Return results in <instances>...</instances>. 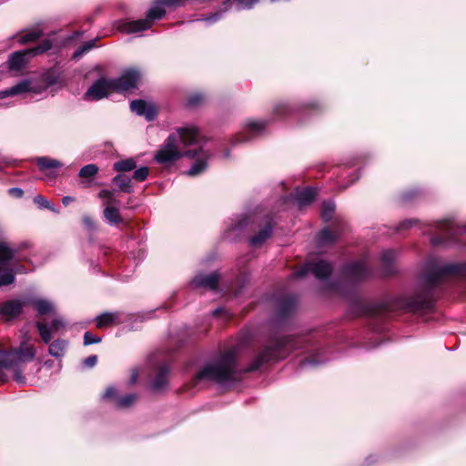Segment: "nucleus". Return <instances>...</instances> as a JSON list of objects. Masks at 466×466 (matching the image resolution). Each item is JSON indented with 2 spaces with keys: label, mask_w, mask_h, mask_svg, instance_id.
Listing matches in <instances>:
<instances>
[{
  "label": "nucleus",
  "mask_w": 466,
  "mask_h": 466,
  "mask_svg": "<svg viewBox=\"0 0 466 466\" xmlns=\"http://www.w3.org/2000/svg\"><path fill=\"white\" fill-rule=\"evenodd\" d=\"M451 277L466 278V262L443 263L440 259L431 258L423 274L424 287L413 295L397 298L392 302L383 305L382 310L406 309L417 312L428 309L433 302L432 289Z\"/></svg>",
  "instance_id": "1"
},
{
  "label": "nucleus",
  "mask_w": 466,
  "mask_h": 466,
  "mask_svg": "<svg viewBox=\"0 0 466 466\" xmlns=\"http://www.w3.org/2000/svg\"><path fill=\"white\" fill-rule=\"evenodd\" d=\"M199 139L200 134L195 126L177 127L156 152L154 159L162 165L171 164L183 157L195 159L187 174L191 177L198 176L206 170L210 157L209 152L203 147L197 150L187 149L188 147L197 145Z\"/></svg>",
  "instance_id": "2"
},
{
  "label": "nucleus",
  "mask_w": 466,
  "mask_h": 466,
  "mask_svg": "<svg viewBox=\"0 0 466 466\" xmlns=\"http://www.w3.org/2000/svg\"><path fill=\"white\" fill-rule=\"evenodd\" d=\"M237 372V353L229 350L219 358L206 363L193 379V386L197 387L203 382L214 381L219 384L234 380Z\"/></svg>",
  "instance_id": "3"
},
{
  "label": "nucleus",
  "mask_w": 466,
  "mask_h": 466,
  "mask_svg": "<svg viewBox=\"0 0 466 466\" xmlns=\"http://www.w3.org/2000/svg\"><path fill=\"white\" fill-rule=\"evenodd\" d=\"M140 76L138 70L127 69L117 78H99L87 89L85 96L88 100H100L112 92L127 91L137 87Z\"/></svg>",
  "instance_id": "4"
},
{
  "label": "nucleus",
  "mask_w": 466,
  "mask_h": 466,
  "mask_svg": "<svg viewBox=\"0 0 466 466\" xmlns=\"http://www.w3.org/2000/svg\"><path fill=\"white\" fill-rule=\"evenodd\" d=\"M35 348L25 342H22L17 349L3 350L0 349V381L6 380L2 369L10 370L14 372L15 380L24 384L25 378L22 374L21 367L23 364L33 360L35 357Z\"/></svg>",
  "instance_id": "5"
},
{
  "label": "nucleus",
  "mask_w": 466,
  "mask_h": 466,
  "mask_svg": "<svg viewBox=\"0 0 466 466\" xmlns=\"http://www.w3.org/2000/svg\"><path fill=\"white\" fill-rule=\"evenodd\" d=\"M300 343V339L291 337L272 339L263 351L258 355L247 370H256L268 361L285 358L290 350L299 348Z\"/></svg>",
  "instance_id": "6"
},
{
  "label": "nucleus",
  "mask_w": 466,
  "mask_h": 466,
  "mask_svg": "<svg viewBox=\"0 0 466 466\" xmlns=\"http://www.w3.org/2000/svg\"><path fill=\"white\" fill-rule=\"evenodd\" d=\"M166 8L160 0H155L148 9L147 16L138 20H121L117 24V29L125 34H135L152 27L156 20L162 19L166 15Z\"/></svg>",
  "instance_id": "7"
},
{
  "label": "nucleus",
  "mask_w": 466,
  "mask_h": 466,
  "mask_svg": "<svg viewBox=\"0 0 466 466\" xmlns=\"http://www.w3.org/2000/svg\"><path fill=\"white\" fill-rule=\"evenodd\" d=\"M423 233L433 235L431 238L432 245L446 244L455 241L456 236L466 233V226H459L448 219L430 225Z\"/></svg>",
  "instance_id": "8"
},
{
  "label": "nucleus",
  "mask_w": 466,
  "mask_h": 466,
  "mask_svg": "<svg viewBox=\"0 0 466 466\" xmlns=\"http://www.w3.org/2000/svg\"><path fill=\"white\" fill-rule=\"evenodd\" d=\"M17 249L6 242H0V286H7L15 281V274L22 272L16 268Z\"/></svg>",
  "instance_id": "9"
},
{
  "label": "nucleus",
  "mask_w": 466,
  "mask_h": 466,
  "mask_svg": "<svg viewBox=\"0 0 466 466\" xmlns=\"http://www.w3.org/2000/svg\"><path fill=\"white\" fill-rule=\"evenodd\" d=\"M52 47V43L49 40L43 41L40 45L25 49L23 51H16L12 53L8 58V66L11 70H21L26 64L27 56H34L43 54Z\"/></svg>",
  "instance_id": "10"
},
{
  "label": "nucleus",
  "mask_w": 466,
  "mask_h": 466,
  "mask_svg": "<svg viewBox=\"0 0 466 466\" xmlns=\"http://www.w3.org/2000/svg\"><path fill=\"white\" fill-rule=\"evenodd\" d=\"M258 3V0H225L223 2V7L220 10L204 16L201 20L211 25L219 21L226 12L233 8L237 11L251 9Z\"/></svg>",
  "instance_id": "11"
},
{
  "label": "nucleus",
  "mask_w": 466,
  "mask_h": 466,
  "mask_svg": "<svg viewBox=\"0 0 466 466\" xmlns=\"http://www.w3.org/2000/svg\"><path fill=\"white\" fill-rule=\"evenodd\" d=\"M333 270L331 264L325 260L307 262L301 268L294 273L296 278H302L308 273H312L319 279H326Z\"/></svg>",
  "instance_id": "12"
},
{
  "label": "nucleus",
  "mask_w": 466,
  "mask_h": 466,
  "mask_svg": "<svg viewBox=\"0 0 466 466\" xmlns=\"http://www.w3.org/2000/svg\"><path fill=\"white\" fill-rule=\"evenodd\" d=\"M266 121L248 120L245 124L243 130L236 135L232 143L234 145L248 142L257 136L262 134L266 127Z\"/></svg>",
  "instance_id": "13"
},
{
  "label": "nucleus",
  "mask_w": 466,
  "mask_h": 466,
  "mask_svg": "<svg viewBox=\"0 0 466 466\" xmlns=\"http://www.w3.org/2000/svg\"><path fill=\"white\" fill-rule=\"evenodd\" d=\"M371 271L364 260L348 263L343 268V275L352 281H360L370 276Z\"/></svg>",
  "instance_id": "14"
},
{
  "label": "nucleus",
  "mask_w": 466,
  "mask_h": 466,
  "mask_svg": "<svg viewBox=\"0 0 466 466\" xmlns=\"http://www.w3.org/2000/svg\"><path fill=\"white\" fill-rule=\"evenodd\" d=\"M65 327L66 322L61 318L54 319L50 324L36 322V328L45 343H48L52 339V335L58 333Z\"/></svg>",
  "instance_id": "15"
},
{
  "label": "nucleus",
  "mask_w": 466,
  "mask_h": 466,
  "mask_svg": "<svg viewBox=\"0 0 466 466\" xmlns=\"http://www.w3.org/2000/svg\"><path fill=\"white\" fill-rule=\"evenodd\" d=\"M220 275L218 271L210 274H198L191 281V286L194 289H208L214 290L218 288Z\"/></svg>",
  "instance_id": "16"
},
{
  "label": "nucleus",
  "mask_w": 466,
  "mask_h": 466,
  "mask_svg": "<svg viewBox=\"0 0 466 466\" xmlns=\"http://www.w3.org/2000/svg\"><path fill=\"white\" fill-rule=\"evenodd\" d=\"M130 109L138 116H143L147 120L151 121L157 116V111L152 105L143 100H134L130 103Z\"/></svg>",
  "instance_id": "17"
},
{
  "label": "nucleus",
  "mask_w": 466,
  "mask_h": 466,
  "mask_svg": "<svg viewBox=\"0 0 466 466\" xmlns=\"http://www.w3.org/2000/svg\"><path fill=\"white\" fill-rule=\"evenodd\" d=\"M24 303L20 300L13 299L4 302L0 305V315L10 319L18 316L23 309Z\"/></svg>",
  "instance_id": "18"
},
{
  "label": "nucleus",
  "mask_w": 466,
  "mask_h": 466,
  "mask_svg": "<svg viewBox=\"0 0 466 466\" xmlns=\"http://www.w3.org/2000/svg\"><path fill=\"white\" fill-rule=\"evenodd\" d=\"M27 92H35V88L32 86V83L28 80H23L18 84L6 88L5 90L0 91V98L4 99L10 96H16L20 94H25Z\"/></svg>",
  "instance_id": "19"
},
{
  "label": "nucleus",
  "mask_w": 466,
  "mask_h": 466,
  "mask_svg": "<svg viewBox=\"0 0 466 466\" xmlns=\"http://www.w3.org/2000/svg\"><path fill=\"white\" fill-rule=\"evenodd\" d=\"M272 225V218L267 216L263 228L250 238V244L253 247H257L266 241L271 235Z\"/></svg>",
  "instance_id": "20"
},
{
  "label": "nucleus",
  "mask_w": 466,
  "mask_h": 466,
  "mask_svg": "<svg viewBox=\"0 0 466 466\" xmlns=\"http://www.w3.org/2000/svg\"><path fill=\"white\" fill-rule=\"evenodd\" d=\"M103 205L105 207L103 215L108 224L118 225L124 221L120 215L119 209L116 206L113 204L111 205L110 202H104Z\"/></svg>",
  "instance_id": "21"
},
{
  "label": "nucleus",
  "mask_w": 466,
  "mask_h": 466,
  "mask_svg": "<svg viewBox=\"0 0 466 466\" xmlns=\"http://www.w3.org/2000/svg\"><path fill=\"white\" fill-rule=\"evenodd\" d=\"M168 373L169 369L167 366L163 365L160 367L151 384L153 390L160 391L166 388L167 385Z\"/></svg>",
  "instance_id": "22"
},
{
  "label": "nucleus",
  "mask_w": 466,
  "mask_h": 466,
  "mask_svg": "<svg viewBox=\"0 0 466 466\" xmlns=\"http://www.w3.org/2000/svg\"><path fill=\"white\" fill-rule=\"evenodd\" d=\"M317 195V190L315 188L307 187L304 189L297 190L295 193V198L299 206V208H303L309 204H310Z\"/></svg>",
  "instance_id": "23"
},
{
  "label": "nucleus",
  "mask_w": 466,
  "mask_h": 466,
  "mask_svg": "<svg viewBox=\"0 0 466 466\" xmlns=\"http://www.w3.org/2000/svg\"><path fill=\"white\" fill-rule=\"evenodd\" d=\"M42 35L43 31L41 28H34L27 30L23 35H19L17 41L20 45H25L36 41L42 36Z\"/></svg>",
  "instance_id": "24"
},
{
  "label": "nucleus",
  "mask_w": 466,
  "mask_h": 466,
  "mask_svg": "<svg viewBox=\"0 0 466 466\" xmlns=\"http://www.w3.org/2000/svg\"><path fill=\"white\" fill-rule=\"evenodd\" d=\"M119 314L116 312H106L96 317V327L106 328L118 319Z\"/></svg>",
  "instance_id": "25"
},
{
  "label": "nucleus",
  "mask_w": 466,
  "mask_h": 466,
  "mask_svg": "<svg viewBox=\"0 0 466 466\" xmlns=\"http://www.w3.org/2000/svg\"><path fill=\"white\" fill-rule=\"evenodd\" d=\"M31 303L40 315H45L54 310L53 303L46 299H35Z\"/></svg>",
  "instance_id": "26"
},
{
  "label": "nucleus",
  "mask_w": 466,
  "mask_h": 466,
  "mask_svg": "<svg viewBox=\"0 0 466 466\" xmlns=\"http://www.w3.org/2000/svg\"><path fill=\"white\" fill-rule=\"evenodd\" d=\"M338 232L331 231L329 228L321 230L318 236L319 245H328L333 243L338 238Z\"/></svg>",
  "instance_id": "27"
},
{
  "label": "nucleus",
  "mask_w": 466,
  "mask_h": 466,
  "mask_svg": "<svg viewBox=\"0 0 466 466\" xmlns=\"http://www.w3.org/2000/svg\"><path fill=\"white\" fill-rule=\"evenodd\" d=\"M67 343L66 340L57 339L49 346V354L53 357L59 358L65 354Z\"/></svg>",
  "instance_id": "28"
},
{
  "label": "nucleus",
  "mask_w": 466,
  "mask_h": 466,
  "mask_svg": "<svg viewBox=\"0 0 466 466\" xmlns=\"http://www.w3.org/2000/svg\"><path fill=\"white\" fill-rule=\"evenodd\" d=\"M137 167V162L134 158H127L119 160L113 165L114 170L117 172H127L133 170Z\"/></svg>",
  "instance_id": "29"
},
{
  "label": "nucleus",
  "mask_w": 466,
  "mask_h": 466,
  "mask_svg": "<svg viewBox=\"0 0 466 466\" xmlns=\"http://www.w3.org/2000/svg\"><path fill=\"white\" fill-rule=\"evenodd\" d=\"M36 164L41 170H46L50 168L61 167L63 165L61 162L56 159H52L46 157H38Z\"/></svg>",
  "instance_id": "30"
},
{
  "label": "nucleus",
  "mask_w": 466,
  "mask_h": 466,
  "mask_svg": "<svg viewBox=\"0 0 466 466\" xmlns=\"http://www.w3.org/2000/svg\"><path fill=\"white\" fill-rule=\"evenodd\" d=\"M113 182L117 184L119 189L125 193H131L133 191L131 186V179L124 175H116L113 177Z\"/></svg>",
  "instance_id": "31"
},
{
  "label": "nucleus",
  "mask_w": 466,
  "mask_h": 466,
  "mask_svg": "<svg viewBox=\"0 0 466 466\" xmlns=\"http://www.w3.org/2000/svg\"><path fill=\"white\" fill-rule=\"evenodd\" d=\"M98 173V167L95 164L84 166L79 171V177L86 179L94 177Z\"/></svg>",
  "instance_id": "32"
},
{
  "label": "nucleus",
  "mask_w": 466,
  "mask_h": 466,
  "mask_svg": "<svg viewBox=\"0 0 466 466\" xmlns=\"http://www.w3.org/2000/svg\"><path fill=\"white\" fill-rule=\"evenodd\" d=\"M335 211V205L331 201H325L322 204V209H321V217L323 220L329 221L331 219L333 213Z\"/></svg>",
  "instance_id": "33"
},
{
  "label": "nucleus",
  "mask_w": 466,
  "mask_h": 466,
  "mask_svg": "<svg viewBox=\"0 0 466 466\" xmlns=\"http://www.w3.org/2000/svg\"><path fill=\"white\" fill-rule=\"evenodd\" d=\"M96 46V40H90L81 46H79L73 54V58H79L86 52L90 51Z\"/></svg>",
  "instance_id": "34"
},
{
  "label": "nucleus",
  "mask_w": 466,
  "mask_h": 466,
  "mask_svg": "<svg viewBox=\"0 0 466 466\" xmlns=\"http://www.w3.org/2000/svg\"><path fill=\"white\" fill-rule=\"evenodd\" d=\"M136 394H127L124 397L116 399V406L119 408H128L137 400Z\"/></svg>",
  "instance_id": "35"
},
{
  "label": "nucleus",
  "mask_w": 466,
  "mask_h": 466,
  "mask_svg": "<svg viewBox=\"0 0 466 466\" xmlns=\"http://www.w3.org/2000/svg\"><path fill=\"white\" fill-rule=\"evenodd\" d=\"M397 258V252L392 249H388L382 252L381 261L385 267L390 266Z\"/></svg>",
  "instance_id": "36"
},
{
  "label": "nucleus",
  "mask_w": 466,
  "mask_h": 466,
  "mask_svg": "<svg viewBox=\"0 0 466 466\" xmlns=\"http://www.w3.org/2000/svg\"><path fill=\"white\" fill-rule=\"evenodd\" d=\"M148 174H149L148 168L147 167H142L134 171L133 178L136 181L142 182L147 178Z\"/></svg>",
  "instance_id": "37"
},
{
  "label": "nucleus",
  "mask_w": 466,
  "mask_h": 466,
  "mask_svg": "<svg viewBox=\"0 0 466 466\" xmlns=\"http://www.w3.org/2000/svg\"><path fill=\"white\" fill-rule=\"evenodd\" d=\"M205 99V96L200 93H195L188 96L187 98V106H197L200 105Z\"/></svg>",
  "instance_id": "38"
},
{
  "label": "nucleus",
  "mask_w": 466,
  "mask_h": 466,
  "mask_svg": "<svg viewBox=\"0 0 466 466\" xmlns=\"http://www.w3.org/2000/svg\"><path fill=\"white\" fill-rule=\"evenodd\" d=\"M113 192L108 189H102L98 192L97 197L104 200V202H110L111 205L116 201L112 199Z\"/></svg>",
  "instance_id": "39"
},
{
  "label": "nucleus",
  "mask_w": 466,
  "mask_h": 466,
  "mask_svg": "<svg viewBox=\"0 0 466 466\" xmlns=\"http://www.w3.org/2000/svg\"><path fill=\"white\" fill-rule=\"evenodd\" d=\"M289 111V106L286 103L278 104L274 107V114L277 116H284Z\"/></svg>",
  "instance_id": "40"
},
{
  "label": "nucleus",
  "mask_w": 466,
  "mask_h": 466,
  "mask_svg": "<svg viewBox=\"0 0 466 466\" xmlns=\"http://www.w3.org/2000/svg\"><path fill=\"white\" fill-rule=\"evenodd\" d=\"M101 339L97 336L92 335L90 332H86L84 335V344L91 345L94 343L100 342Z\"/></svg>",
  "instance_id": "41"
},
{
  "label": "nucleus",
  "mask_w": 466,
  "mask_h": 466,
  "mask_svg": "<svg viewBox=\"0 0 466 466\" xmlns=\"http://www.w3.org/2000/svg\"><path fill=\"white\" fill-rule=\"evenodd\" d=\"M34 202L41 208H49V201L41 195H37L34 198Z\"/></svg>",
  "instance_id": "42"
},
{
  "label": "nucleus",
  "mask_w": 466,
  "mask_h": 466,
  "mask_svg": "<svg viewBox=\"0 0 466 466\" xmlns=\"http://www.w3.org/2000/svg\"><path fill=\"white\" fill-rule=\"evenodd\" d=\"M83 223L88 229H95L96 228V223L93 220V218L89 216H85L83 218Z\"/></svg>",
  "instance_id": "43"
},
{
  "label": "nucleus",
  "mask_w": 466,
  "mask_h": 466,
  "mask_svg": "<svg viewBox=\"0 0 466 466\" xmlns=\"http://www.w3.org/2000/svg\"><path fill=\"white\" fill-rule=\"evenodd\" d=\"M116 396V388H114V387H108V388L106 390V391H105V393H104V395H103V398H104V399H113V398H115Z\"/></svg>",
  "instance_id": "44"
},
{
  "label": "nucleus",
  "mask_w": 466,
  "mask_h": 466,
  "mask_svg": "<svg viewBox=\"0 0 466 466\" xmlns=\"http://www.w3.org/2000/svg\"><path fill=\"white\" fill-rule=\"evenodd\" d=\"M96 362H97V357L96 355H91L84 360V364L89 368L94 367L96 364Z\"/></svg>",
  "instance_id": "45"
},
{
  "label": "nucleus",
  "mask_w": 466,
  "mask_h": 466,
  "mask_svg": "<svg viewBox=\"0 0 466 466\" xmlns=\"http://www.w3.org/2000/svg\"><path fill=\"white\" fill-rule=\"evenodd\" d=\"M418 221L414 219H407L401 222L400 227L402 228H409L413 227Z\"/></svg>",
  "instance_id": "46"
},
{
  "label": "nucleus",
  "mask_w": 466,
  "mask_h": 466,
  "mask_svg": "<svg viewBox=\"0 0 466 466\" xmlns=\"http://www.w3.org/2000/svg\"><path fill=\"white\" fill-rule=\"evenodd\" d=\"M9 193L16 198H21L24 194L23 190L18 187H12L9 189Z\"/></svg>",
  "instance_id": "47"
},
{
  "label": "nucleus",
  "mask_w": 466,
  "mask_h": 466,
  "mask_svg": "<svg viewBox=\"0 0 466 466\" xmlns=\"http://www.w3.org/2000/svg\"><path fill=\"white\" fill-rule=\"evenodd\" d=\"M45 82L46 83L47 86H52V85L56 84V80L54 76H46Z\"/></svg>",
  "instance_id": "48"
},
{
  "label": "nucleus",
  "mask_w": 466,
  "mask_h": 466,
  "mask_svg": "<svg viewBox=\"0 0 466 466\" xmlns=\"http://www.w3.org/2000/svg\"><path fill=\"white\" fill-rule=\"evenodd\" d=\"M75 200V198L73 197H69V196H66L62 198V203L65 205V206H67L69 205L71 202H73Z\"/></svg>",
  "instance_id": "49"
},
{
  "label": "nucleus",
  "mask_w": 466,
  "mask_h": 466,
  "mask_svg": "<svg viewBox=\"0 0 466 466\" xmlns=\"http://www.w3.org/2000/svg\"><path fill=\"white\" fill-rule=\"evenodd\" d=\"M137 377H138V373L137 371L134 370L131 374V377H130V382L131 383H135L136 380H137Z\"/></svg>",
  "instance_id": "50"
},
{
  "label": "nucleus",
  "mask_w": 466,
  "mask_h": 466,
  "mask_svg": "<svg viewBox=\"0 0 466 466\" xmlns=\"http://www.w3.org/2000/svg\"><path fill=\"white\" fill-rule=\"evenodd\" d=\"M247 225H248V219L245 218H243V219L239 222V224H238V226H236V228H244V227H245V226H247Z\"/></svg>",
  "instance_id": "51"
},
{
  "label": "nucleus",
  "mask_w": 466,
  "mask_h": 466,
  "mask_svg": "<svg viewBox=\"0 0 466 466\" xmlns=\"http://www.w3.org/2000/svg\"><path fill=\"white\" fill-rule=\"evenodd\" d=\"M46 209H49L55 213H58V210L56 208V207L54 205H52L51 203H49V208H46Z\"/></svg>",
  "instance_id": "52"
},
{
  "label": "nucleus",
  "mask_w": 466,
  "mask_h": 466,
  "mask_svg": "<svg viewBox=\"0 0 466 466\" xmlns=\"http://www.w3.org/2000/svg\"><path fill=\"white\" fill-rule=\"evenodd\" d=\"M318 363H319V361H316V360H308L304 363V365H307V364L315 365V364H318Z\"/></svg>",
  "instance_id": "53"
},
{
  "label": "nucleus",
  "mask_w": 466,
  "mask_h": 466,
  "mask_svg": "<svg viewBox=\"0 0 466 466\" xmlns=\"http://www.w3.org/2000/svg\"><path fill=\"white\" fill-rule=\"evenodd\" d=\"M390 273H392V271L390 269L386 270V274H390Z\"/></svg>",
  "instance_id": "54"
},
{
  "label": "nucleus",
  "mask_w": 466,
  "mask_h": 466,
  "mask_svg": "<svg viewBox=\"0 0 466 466\" xmlns=\"http://www.w3.org/2000/svg\"><path fill=\"white\" fill-rule=\"evenodd\" d=\"M218 311H219V309H216V310L214 311V314H215V315H217V314L218 313Z\"/></svg>",
  "instance_id": "55"
}]
</instances>
